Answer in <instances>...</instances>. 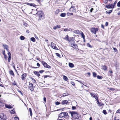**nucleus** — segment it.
Returning <instances> with one entry per match:
<instances>
[{"label": "nucleus", "mask_w": 120, "mask_h": 120, "mask_svg": "<svg viewBox=\"0 0 120 120\" xmlns=\"http://www.w3.org/2000/svg\"><path fill=\"white\" fill-rule=\"evenodd\" d=\"M34 73L38 77H39L40 75L38 71H35L34 72Z\"/></svg>", "instance_id": "4468645a"}, {"label": "nucleus", "mask_w": 120, "mask_h": 120, "mask_svg": "<svg viewBox=\"0 0 120 120\" xmlns=\"http://www.w3.org/2000/svg\"><path fill=\"white\" fill-rule=\"evenodd\" d=\"M102 68L104 70H107L106 66L105 65L103 66Z\"/></svg>", "instance_id": "5701e85b"}, {"label": "nucleus", "mask_w": 120, "mask_h": 120, "mask_svg": "<svg viewBox=\"0 0 120 120\" xmlns=\"http://www.w3.org/2000/svg\"><path fill=\"white\" fill-rule=\"evenodd\" d=\"M29 111L30 114V116H31L32 115V113L31 109V108H29Z\"/></svg>", "instance_id": "a211bd4d"}, {"label": "nucleus", "mask_w": 120, "mask_h": 120, "mask_svg": "<svg viewBox=\"0 0 120 120\" xmlns=\"http://www.w3.org/2000/svg\"><path fill=\"white\" fill-rule=\"evenodd\" d=\"M98 28H93L91 29V32L94 34H96V32L98 31Z\"/></svg>", "instance_id": "7ed1b4c3"}, {"label": "nucleus", "mask_w": 120, "mask_h": 120, "mask_svg": "<svg viewBox=\"0 0 120 120\" xmlns=\"http://www.w3.org/2000/svg\"><path fill=\"white\" fill-rule=\"evenodd\" d=\"M93 10H94V9L93 8H91L90 10V12H92V11Z\"/></svg>", "instance_id": "338daca9"}, {"label": "nucleus", "mask_w": 120, "mask_h": 120, "mask_svg": "<svg viewBox=\"0 0 120 120\" xmlns=\"http://www.w3.org/2000/svg\"><path fill=\"white\" fill-rule=\"evenodd\" d=\"M20 39L21 40H23L25 39V37L22 36H21L20 37Z\"/></svg>", "instance_id": "b1692460"}, {"label": "nucleus", "mask_w": 120, "mask_h": 120, "mask_svg": "<svg viewBox=\"0 0 120 120\" xmlns=\"http://www.w3.org/2000/svg\"><path fill=\"white\" fill-rule=\"evenodd\" d=\"M105 26H107L108 25V23L107 22H105Z\"/></svg>", "instance_id": "3c124183"}, {"label": "nucleus", "mask_w": 120, "mask_h": 120, "mask_svg": "<svg viewBox=\"0 0 120 120\" xmlns=\"http://www.w3.org/2000/svg\"><path fill=\"white\" fill-rule=\"evenodd\" d=\"M90 95L92 97H94L95 96V95L96 94L94 93H90Z\"/></svg>", "instance_id": "c85d7f7f"}, {"label": "nucleus", "mask_w": 120, "mask_h": 120, "mask_svg": "<svg viewBox=\"0 0 120 120\" xmlns=\"http://www.w3.org/2000/svg\"><path fill=\"white\" fill-rule=\"evenodd\" d=\"M6 107L7 108H9V109H11L12 108V107H11V106L10 105H6Z\"/></svg>", "instance_id": "72a5a7b5"}, {"label": "nucleus", "mask_w": 120, "mask_h": 120, "mask_svg": "<svg viewBox=\"0 0 120 120\" xmlns=\"http://www.w3.org/2000/svg\"><path fill=\"white\" fill-rule=\"evenodd\" d=\"M32 79V82L33 83H35L36 82V81L33 78H31Z\"/></svg>", "instance_id": "79ce46f5"}, {"label": "nucleus", "mask_w": 120, "mask_h": 120, "mask_svg": "<svg viewBox=\"0 0 120 120\" xmlns=\"http://www.w3.org/2000/svg\"><path fill=\"white\" fill-rule=\"evenodd\" d=\"M49 77V76L48 75H45V76H44V78H47V77Z\"/></svg>", "instance_id": "69168bd1"}, {"label": "nucleus", "mask_w": 120, "mask_h": 120, "mask_svg": "<svg viewBox=\"0 0 120 120\" xmlns=\"http://www.w3.org/2000/svg\"><path fill=\"white\" fill-rule=\"evenodd\" d=\"M75 49H76L77 47V45L76 44H74L73 46H70Z\"/></svg>", "instance_id": "aec40b11"}, {"label": "nucleus", "mask_w": 120, "mask_h": 120, "mask_svg": "<svg viewBox=\"0 0 120 120\" xmlns=\"http://www.w3.org/2000/svg\"><path fill=\"white\" fill-rule=\"evenodd\" d=\"M26 76V73H24L22 75V79L23 80H24L25 79V78Z\"/></svg>", "instance_id": "9b49d317"}, {"label": "nucleus", "mask_w": 120, "mask_h": 120, "mask_svg": "<svg viewBox=\"0 0 120 120\" xmlns=\"http://www.w3.org/2000/svg\"><path fill=\"white\" fill-rule=\"evenodd\" d=\"M33 84L30 82H29L28 88L31 91H33L34 90V87H33Z\"/></svg>", "instance_id": "20e7f679"}, {"label": "nucleus", "mask_w": 120, "mask_h": 120, "mask_svg": "<svg viewBox=\"0 0 120 120\" xmlns=\"http://www.w3.org/2000/svg\"><path fill=\"white\" fill-rule=\"evenodd\" d=\"M117 3V2L116 1H115L114 2V3L113 4H112V5L114 6H114L115 5H116V3Z\"/></svg>", "instance_id": "864d4df0"}, {"label": "nucleus", "mask_w": 120, "mask_h": 120, "mask_svg": "<svg viewBox=\"0 0 120 120\" xmlns=\"http://www.w3.org/2000/svg\"><path fill=\"white\" fill-rule=\"evenodd\" d=\"M3 55H5V50H3Z\"/></svg>", "instance_id": "052dcab7"}, {"label": "nucleus", "mask_w": 120, "mask_h": 120, "mask_svg": "<svg viewBox=\"0 0 120 120\" xmlns=\"http://www.w3.org/2000/svg\"><path fill=\"white\" fill-rule=\"evenodd\" d=\"M116 113H119L120 114V109L117 110L116 112Z\"/></svg>", "instance_id": "09e8293b"}, {"label": "nucleus", "mask_w": 120, "mask_h": 120, "mask_svg": "<svg viewBox=\"0 0 120 120\" xmlns=\"http://www.w3.org/2000/svg\"><path fill=\"white\" fill-rule=\"evenodd\" d=\"M106 7L108 8H114V6L112 4H110L109 5H106L105 6Z\"/></svg>", "instance_id": "0eeeda50"}, {"label": "nucleus", "mask_w": 120, "mask_h": 120, "mask_svg": "<svg viewBox=\"0 0 120 120\" xmlns=\"http://www.w3.org/2000/svg\"><path fill=\"white\" fill-rule=\"evenodd\" d=\"M103 113L105 115L107 114V113L106 112V111L105 110H103Z\"/></svg>", "instance_id": "c9c22d12"}, {"label": "nucleus", "mask_w": 120, "mask_h": 120, "mask_svg": "<svg viewBox=\"0 0 120 120\" xmlns=\"http://www.w3.org/2000/svg\"><path fill=\"white\" fill-rule=\"evenodd\" d=\"M97 104L99 106H101L103 105V104L102 103H101V102H98V103H97Z\"/></svg>", "instance_id": "f704fd0d"}, {"label": "nucleus", "mask_w": 120, "mask_h": 120, "mask_svg": "<svg viewBox=\"0 0 120 120\" xmlns=\"http://www.w3.org/2000/svg\"><path fill=\"white\" fill-rule=\"evenodd\" d=\"M59 116L60 118H62L63 117H68L69 116L68 113L66 112H62L59 114Z\"/></svg>", "instance_id": "f03ea898"}, {"label": "nucleus", "mask_w": 120, "mask_h": 120, "mask_svg": "<svg viewBox=\"0 0 120 120\" xmlns=\"http://www.w3.org/2000/svg\"><path fill=\"white\" fill-rule=\"evenodd\" d=\"M114 51L118 53V51L117 49L113 47Z\"/></svg>", "instance_id": "7c9ffc66"}, {"label": "nucleus", "mask_w": 120, "mask_h": 120, "mask_svg": "<svg viewBox=\"0 0 120 120\" xmlns=\"http://www.w3.org/2000/svg\"><path fill=\"white\" fill-rule=\"evenodd\" d=\"M31 40L33 42H35V39L34 37H32L31 38Z\"/></svg>", "instance_id": "bb28decb"}, {"label": "nucleus", "mask_w": 120, "mask_h": 120, "mask_svg": "<svg viewBox=\"0 0 120 120\" xmlns=\"http://www.w3.org/2000/svg\"><path fill=\"white\" fill-rule=\"evenodd\" d=\"M76 109V107L72 106V110H74Z\"/></svg>", "instance_id": "a19ab883"}, {"label": "nucleus", "mask_w": 120, "mask_h": 120, "mask_svg": "<svg viewBox=\"0 0 120 120\" xmlns=\"http://www.w3.org/2000/svg\"><path fill=\"white\" fill-rule=\"evenodd\" d=\"M93 76L94 77H95L96 76L97 74L95 72H93Z\"/></svg>", "instance_id": "473e14b6"}, {"label": "nucleus", "mask_w": 120, "mask_h": 120, "mask_svg": "<svg viewBox=\"0 0 120 120\" xmlns=\"http://www.w3.org/2000/svg\"><path fill=\"white\" fill-rule=\"evenodd\" d=\"M68 35H67L65 37V38H64V39L65 40L69 41L68 38Z\"/></svg>", "instance_id": "a878e982"}, {"label": "nucleus", "mask_w": 120, "mask_h": 120, "mask_svg": "<svg viewBox=\"0 0 120 120\" xmlns=\"http://www.w3.org/2000/svg\"><path fill=\"white\" fill-rule=\"evenodd\" d=\"M9 73L10 74L12 75V76L14 75V74L13 72V71L12 70H11L9 71Z\"/></svg>", "instance_id": "6ab92c4d"}, {"label": "nucleus", "mask_w": 120, "mask_h": 120, "mask_svg": "<svg viewBox=\"0 0 120 120\" xmlns=\"http://www.w3.org/2000/svg\"><path fill=\"white\" fill-rule=\"evenodd\" d=\"M68 31H72V29H71L70 28L68 29Z\"/></svg>", "instance_id": "0e129e2a"}, {"label": "nucleus", "mask_w": 120, "mask_h": 120, "mask_svg": "<svg viewBox=\"0 0 120 120\" xmlns=\"http://www.w3.org/2000/svg\"><path fill=\"white\" fill-rule=\"evenodd\" d=\"M41 63L45 68H51V67L50 66L48 65L46 62L44 61H42Z\"/></svg>", "instance_id": "39448f33"}, {"label": "nucleus", "mask_w": 120, "mask_h": 120, "mask_svg": "<svg viewBox=\"0 0 120 120\" xmlns=\"http://www.w3.org/2000/svg\"><path fill=\"white\" fill-rule=\"evenodd\" d=\"M69 65L70 67L72 68L74 67V65L73 64L71 63H69Z\"/></svg>", "instance_id": "f3484780"}, {"label": "nucleus", "mask_w": 120, "mask_h": 120, "mask_svg": "<svg viewBox=\"0 0 120 120\" xmlns=\"http://www.w3.org/2000/svg\"><path fill=\"white\" fill-rule=\"evenodd\" d=\"M51 47L53 49L55 50H58V48L56 46V44L52 42L51 43Z\"/></svg>", "instance_id": "423d86ee"}, {"label": "nucleus", "mask_w": 120, "mask_h": 120, "mask_svg": "<svg viewBox=\"0 0 120 120\" xmlns=\"http://www.w3.org/2000/svg\"><path fill=\"white\" fill-rule=\"evenodd\" d=\"M94 98H95L96 100H97L98 99V97H97V95L96 94L95 95V96L94 97Z\"/></svg>", "instance_id": "de8ad7c7"}, {"label": "nucleus", "mask_w": 120, "mask_h": 120, "mask_svg": "<svg viewBox=\"0 0 120 120\" xmlns=\"http://www.w3.org/2000/svg\"><path fill=\"white\" fill-rule=\"evenodd\" d=\"M68 103V101L66 100L63 101H62L61 102V103L62 105H65L67 104Z\"/></svg>", "instance_id": "1a4fd4ad"}, {"label": "nucleus", "mask_w": 120, "mask_h": 120, "mask_svg": "<svg viewBox=\"0 0 120 120\" xmlns=\"http://www.w3.org/2000/svg\"><path fill=\"white\" fill-rule=\"evenodd\" d=\"M97 78L99 79H101L102 78V76H100L98 75L97 76Z\"/></svg>", "instance_id": "c756f323"}, {"label": "nucleus", "mask_w": 120, "mask_h": 120, "mask_svg": "<svg viewBox=\"0 0 120 120\" xmlns=\"http://www.w3.org/2000/svg\"><path fill=\"white\" fill-rule=\"evenodd\" d=\"M69 113L71 114V116L73 118L75 119H78L79 117L78 116L79 115V113L75 111H70Z\"/></svg>", "instance_id": "f257e3e1"}, {"label": "nucleus", "mask_w": 120, "mask_h": 120, "mask_svg": "<svg viewBox=\"0 0 120 120\" xmlns=\"http://www.w3.org/2000/svg\"><path fill=\"white\" fill-rule=\"evenodd\" d=\"M60 28V26L59 25H58L54 27H53V29L54 30H56L57 28Z\"/></svg>", "instance_id": "ddd939ff"}, {"label": "nucleus", "mask_w": 120, "mask_h": 120, "mask_svg": "<svg viewBox=\"0 0 120 120\" xmlns=\"http://www.w3.org/2000/svg\"><path fill=\"white\" fill-rule=\"evenodd\" d=\"M87 45L88 47H91V46L90 45L89 43H87Z\"/></svg>", "instance_id": "8fccbe9b"}, {"label": "nucleus", "mask_w": 120, "mask_h": 120, "mask_svg": "<svg viewBox=\"0 0 120 120\" xmlns=\"http://www.w3.org/2000/svg\"><path fill=\"white\" fill-rule=\"evenodd\" d=\"M66 15V14L65 13H62L60 14V16L62 17H64Z\"/></svg>", "instance_id": "4be33fe9"}, {"label": "nucleus", "mask_w": 120, "mask_h": 120, "mask_svg": "<svg viewBox=\"0 0 120 120\" xmlns=\"http://www.w3.org/2000/svg\"><path fill=\"white\" fill-rule=\"evenodd\" d=\"M6 116L4 115V113H2L0 115V117L2 119V120H5L6 119V118H5L4 117Z\"/></svg>", "instance_id": "6e6552de"}, {"label": "nucleus", "mask_w": 120, "mask_h": 120, "mask_svg": "<svg viewBox=\"0 0 120 120\" xmlns=\"http://www.w3.org/2000/svg\"><path fill=\"white\" fill-rule=\"evenodd\" d=\"M8 57L9 56L11 57V54L10 52H8Z\"/></svg>", "instance_id": "a18cd8bd"}, {"label": "nucleus", "mask_w": 120, "mask_h": 120, "mask_svg": "<svg viewBox=\"0 0 120 120\" xmlns=\"http://www.w3.org/2000/svg\"><path fill=\"white\" fill-rule=\"evenodd\" d=\"M81 35L82 37L83 38V39L84 40L85 39V36H84V35L83 33L82 32L81 33Z\"/></svg>", "instance_id": "2f4dec72"}, {"label": "nucleus", "mask_w": 120, "mask_h": 120, "mask_svg": "<svg viewBox=\"0 0 120 120\" xmlns=\"http://www.w3.org/2000/svg\"><path fill=\"white\" fill-rule=\"evenodd\" d=\"M10 112L11 114H14L15 113V112L14 110H12Z\"/></svg>", "instance_id": "4c0bfd02"}, {"label": "nucleus", "mask_w": 120, "mask_h": 120, "mask_svg": "<svg viewBox=\"0 0 120 120\" xmlns=\"http://www.w3.org/2000/svg\"><path fill=\"white\" fill-rule=\"evenodd\" d=\"M59 11L58 10H57L55 12V13L56 14H57L59 12Z\"/></svg>", "instance_id": "6e6d98bb"}, {"label": "nucleus", "mask_w": 120, "mask_h": 120, "mask_svg": "<svg viewBox=\"0 0 120 120\" xmlns=\"http://www.w3.org/2000/svg\"><path fill=\"white\" fill-rule=\"evenodd\" d=\"M112 11V10H110V11H106V12L109 14H110Z\"/></svg>", "instance_id": "ea45409f"}, {"label": "nucleus", "mask_w": 120, "mask_h": 120, "mask_svg": "<svg viewBox=\"0 0 120 120\" xmlns=\"http://www.w3.org/2000/svg\"><path fill=\"white\" fill-rule=\"evenodd\" d=\"M68 28L65 29L64 30V31L65 32L67 31H68Z\"/></svg>", "instance_id": "4d7b16f0"}, {"label": "nucleus", "mask_w": 120, "mask_h": 120, "mask_svg": "<svg viewBox=\"0 0 120 120\" xmlns=\"http://www.w3.org/2000/svg\"><path fill=\"white\" fill-rule=\"evenodd\" d=\"M15 120H19V118L18 117L15 116L14 117Z\"/></svg>", "instance_id": "58836bf2"}, {"label": "nucleus", "mask_w": 120, "mask_h": 120, "mask_svg": "<svg viewBox=\"0 0 120 120\" xmlns=\"http://www.w3.org/2000/svg\"><path fill=\"white\" fill-rule=\"evenodd\" d=\"M4 58L6 59H7V56H6L5 55H4Z\"/></svg>", "instance_id": "bf43d9fd"}, {"label": "nucleus", "mask_w": 120, "mask_h": 120, "mask_svg": "<svg viewBox=\"0 0 120 120\" xmlns=\"http://www.w3.org/2000/svg\"><path fill=\"white\" fill-rule=\"evenodd\" d=\"M4 105V103L0 100V107L3 106Z\"/></svg>", "instance_id": "cd10ccee"}, {"label": "nucleus", "mask_w": 120, "mask_h": 120, "mask_svg": "<svg viewBox=\"0 0 120 120\" xmlns=\"http://www.w3.org/2000/svg\"><path fill=\"white\" fill-rule=\"evenodd\" d=\"M38 13L40 14V15H39V18L40 17L41 18H42V17L43 16L42 13L41 11H39Z\"/></svg>", "instance_id": "2eb2a0df"}, {"label": "nucleus", "mask_w": 120, "mask_h": 120, "mask_svg": "<svg viewBox=\"0 0 120 120\" xmlns=\"http://www.w3.org/2000/svg\"><path fill=\"white\" fill-rule=\"evenodd\" d=\"M0 86H1L2 87H4V86H3L2 84H0Z\"/></svg>", "instance_id": "774afa93"}, {"label": "nucleus", "mask_w": 120, "mask_h": 120, "mask_svg": "<svg viewBox=\"0 0 120 120\" xmlns=\"http://www.w3.org/2000/svg\"><path fill=\"white\" fill-rule=\"evenodd\" d=\"M43 100L45 102H46V98H45L44 97L43 98Z\"/></svg>", "instance_id": "e2e57ef3"}, {"label": "nucleus", "mask_w": 120, "mask_h": 120, "mask_svg": "<svg viewBox=\"0 0 120 120\" xmlns=\"http://www.w3.org/2000/svg\"><path fill=\"white\" fill-rule=\"evenodd\" d=\"M44 71V70H40L39 71V72L40 73H42Z\"/></svg>", "instance_id": "13d9d810"}, {"label": "nucleus", "mask_w": 120, "mask_h": 120, "mask_svg": "<svg viewBox=\"0 0 120 120\" xmlns=\"http://www.w3.org/2000/svg\"><path fill=\"white\" fill-rule=\"evenodd\" d=\"M68 95V94L67 93H64L63 94V96L64 97L67 96Z\"/></svg>", "instance_id": "e433bc0d"}, {"label": "nucleus", "mask_w": 120, "mask_h": 120, "mask_svg": "<svg viewBox=\"0 0 120 120\" xmlns=\"http://www.w3.org/2000/svg\"><path fill=\"white\" fill-rule=\"evenodd\" d=\"M69 41L70 44H71V46H73L75 44L74 41L73 40H71L70 41Z\"/></svg>", "instance_id": "f8f14e48"}, {"label": "nucleus", "mask_w": 120, "mask_h": 120, "mask_svg": "<svg viewBox=\"0 0 120 120\" xmlns=\"http://www.w3.org/2000/svg\"><path fill=\"white\" fill-rule=\"evenodd\" d=\"M37 66H38V67H40V64H39L38 63H37Z\"/></svg>", "instance_id": "680f3d73"}, {"label": "nucleus", "mask_w": 120, "mask_h": 120, "mask_svg": "<svg viewBox=\"0 0 120 120\" xmlns=\"http://www.w3.org/2000/svg\"><path fill=\"white\" fill-rule=\"evenodd\" d=\"M63 79L66 81H67L68 79L67 76L65 75H63Z\"/></svg>", "instance_id": "393cba45"}, {"label": "nucleus", "mask_w": 120, "mask_h": 120, "mask_svg": "<svg viewBox=\"0 0 120 120\" xmlns=\"http://www.w3.org/2000/svg\"><path fill=\"white\" fill-rule=\"evenodd\" d=\"M56 55L57 56H58L59 57L60 56V55L57 53H56Z\"/></svg>", "instance_id": "5fc2aeb1"}, {"label": "nucleus", "mask_w": 120, "mask_h": 120, "mask_svg": "<svg viewBox=\"0 0 120 120\" xmlns=\"http://www.w3.org/2000/svg\"><path fill=\"white\" fill-rule=\"evenodd\" d=\"M74 33H76L77 34H78L79 33V31L78 30H74V31H72Z\"/></svg>", "instance_id": "412c9836"}, {"label": "nucleus", "mask_w": 120, "mask_h": 120, "mask_svg": "<svg viewBox=\"0 0 120 120\" xmlns=\"http://www.w3.org/2000/svg\"><path fill=\"white\" fill-rule=\"evenodd\" d=\"M71 83L73 86H74L75 85V83L74 82H71Z\"/></svg>", "instance_id": "603ef678"}, {"label": "nucleus", "mask_w": 120, "mask_h": 120, "mask_svg": "<svg viewBox=\"0 0 120 120\" xmlns=\"http://www.w3.org/2000/svg\"><path fill=\"white\" fill-rule=\"evenodd\" d=\"M3 46L5 47V49H6L7 51H8V46L6 45H3Z\"/></svg>", "instance_id": "dca6fc26"}, {"label": "nucleus", "mask_w": 120, "mask_h": 120, "mask_svg": "<svg viewBox=\"0 0 120 120\" xmlns=\"http://www.w3.org/2000/svg\"><path fill=\"white\" fill-rule=\"evenodd\" d=\"M26 4L28 5H29L31 6H33L34 7H35L37 6L36 5H35L34 3H27Z\"/></svg>", "instance_id": "9d476101"}, {"label": "nucleus", "mask_w": 120, "mask_h": 120, "mask_svg": "<svg viewBox=\"0 0 120 120\" xmlns=\"http://www.w3.org/2000/svg\"><path fill=\"white\" fill-rule=\"evenodd\" d=\"M11 59V57L9 56L8 58V62H10Z\"/></svg>", "instance_id": "c03bdc74"}, {"label": "nucleus", "mask_w": 120, "mask_h": 120, "mask_svg": "<svg viewBox=\"0 0 120 120\" xmlns=\"http://www.w3.org/2000/svg\"><path fill=\"white\" fill-rule=\"evenodd\" d=\"M55 104L56 105H59L60 104V103L59 102L57 101L56 102Z\"/></svg>", "instance_id": "49530a36"}, {"label": "nucleus", "mask_w": 120, "mask_h": 120, "mask_svg": "<svg viewBox=\"0 0 120 120\" xmlns=\"http://www.w3.org/2000/svg\"><path fill=\"white\" fill-rule=\"evenodd\" d=\"M117 6L118 7H120V1L119 2L117 3Z\"/></svg>", "instance_id": "37998d69"}]
</instances>
